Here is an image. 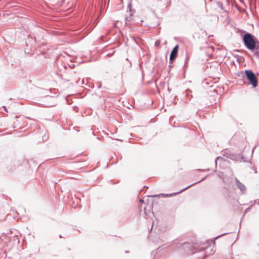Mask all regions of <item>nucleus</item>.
I'll list each match as a JSON object with an SVG mask.
<instances>
[{"mask_svg":"<svg viewBox=\"0 0 259 259\" xmlns=\"http://www.w3.org/2000/svg\"><path fill=\"white\" fill-rule=\"evenodd\" d=\"M250 51L253 53L254 55L259 59V41H257L255 47Z\"/></svg>","mask_w":259,"mask_h":259,"instance_id":"nucleus-5","label":"nucleus"},{"mask_svg":"<svg viewBox=\"0 0 259 259\" xmlns=\"http://www.w3.org/2000/svg\"><path fill=\"white\" fill-rule=\"evenodd\" d=\"M128 20V18L127 17H126L125 19V24H127V21Z\"/></svg>","mask_w":259,"mask_h":259,"instance_id":"nucleus-9","label":"nucleus"},{"mask_svg":"<svg viewBox=\"0 0 259 259\" xmlns=\"http://www.w3.org/2000/svg\"><path fill=\"white\" fill-rule=\"evenodd\" d=\"M245 75L247 79L249 81V84H251L253 88H255L257 85V79L251 70H245Z\"/></svg>","mask_w":259,"mask_h":259,"instance_id":"nucleus-2","label":"nucleus"},{"mask_svg":"<svg viewBox=\"0 0 259 259\" xmlns=\"http://www.w3.org/2000/svg\"><path fill=\"white\" fill-rule=\"evenodd\" d=\"M223 159V157H217L216 159H215V163L217 164L218 161H221Z\"/></svg>","mask_w":259,"mask_h":259,"instance_id":"nucleus-8","label":"nucleus"},{"mask_svg":"<svg viewBox=\"0 0 259 259\" xmlns=\"http://www.w3.org/2000/svg\"><path fill=\"white\" fill-rule=\"evenodd\" d=\"M178 52V45L176 46L172 49L169 57V61L171 63L176 58Z\"/></svg>","mask_w":259,"mask_h":259,"instance_id":"nucleus-3","label":"nucleus"},{"mask_svg":"<svg viewBox=\"0 0 259 259\" xmlns=\"http://www.w3.org/2000/svg\"><path fill=\"white\" fill-rule=\"evenodd\" d=\"M3 108L4 109L5 111H7V110H6V107L5 106H3Z\"/></svg>","mask_w":259,"mask_h":259,"instance_id":"nucleus-11","label":"nucleus"},{"mask_svg":"<svg viewBox=\"0 0 259 259\" xmlns=\"http://www.w3.org/2000/svg\"><path fill=\"white\" fill-rule=\"evenodd\" d=\"M243 40L245 46L249 50H252L255 47L257 41H255L253 36L249 33L244 35Z\"/></svg>","mask_w":259,"mask_h":259,"instance_id":"nucleus-1","label":"nucleus"},{"mask_svg":"<svg viewBox=\"0 0 259 259\" xmlns=\"http://www.w3.org/2000/svg\"><path fill=\"white\" fill-rule=\"evenodd\" d=\"M204 179H203L202 180H201V181H202V180H203ZM199 182H196V183H195L194 184H192V185H191L188 186V187H186V188H184V189H183V190H182L180 192H178V193H175V194H174V195H175V194H179V193L182 192V191H184V190H185L187 189L188 188L190 187L191 186H192V185H194L195 184L198 183H199Z\"/></svg>","mask_w":259,"mask_h":259,"instance_id":"nucleus-7","label":"nucleus"},{"mask_svg":"<svg viewBox=\"0 0 259 259\" xmlns=\"http://www.w3.org/2000/svg\"><path fill=\"white\" fill-rule=\"evenodd\" d=\"M144 213L145 215V217L148 219L149 217H151V216L153 215V213L150 210H149L148 212L146 211V208H144Z\"/></svg>","mask_w":259,"mask_h":259,"instance_id":"nucleus-6","label":"nucleus"},{"mask_svg":"<svg viewBox=\"0 0 259 259\" xmlns=\"http://www.w3.org/2000/svg\"><path fill=\"white\" fill-rule=\"evenodd\" d=\"M172 195V194H166V195H165L166 196H171Z\"/></svg>","mask_w":259,"mask_h":259,"instance_id":"nucleus-10","label":"nucleus"},{"mask_svg":"<svg viewBox=\"0 0 259 259\" xmlns=\"http://www.w3.org/2000/svg\"><path fill=\"white\" fill-rule=\"evenodd\" d=\"M235 183L237 187L242 192L246 191V187L245 185L241 183L237 179H235Z\"/></svg>","mask_w":259,"mask_h":259,"instance_id":"nucleus-4","label":"nucleus"},{"mask_svg":"<svg viewBox=\"0 0 259 259\" xmlns=\"http://www.w3.org/2000/svg\"><path fill=\"white\" fill-rule=\"evenodd\" d=\"M140 202H141V203H143L144 202V200H142V199H140Z\"/></svg>","mask_w":259,"mask_h":259,"instance_id":"nucleus-12","label":"nucleus"}]
</instances>
